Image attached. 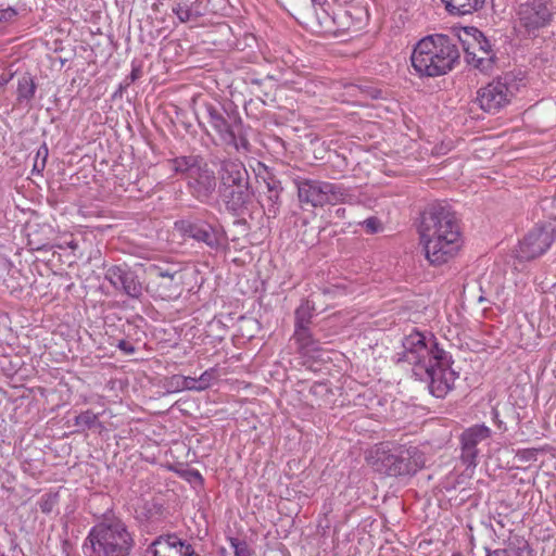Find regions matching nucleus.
<instances>
[{"label":"nucleus","instance_id":"obj_14","mask_svg":"<svg viewBox=\"0 0 556 556\" xmlns=\"http://www.w3.org/2000/svg\"><path fill=\"white\" fill-rule=\"evenodd\" d=\"M491 435V429L485 425H475L466 429L460 435L462 443V460L468 467H475L477 465V457L479 450L477 445L489 439Z\"/></svg>","mask_w":556,"mask_h":556},{"label":"nucleus","instance_id":"obj_25","mask_svg":"<svg viewBox=\"0 0 556 556\" xmlns=\"http://www.w3.org/2000/svg\"><path fill=\"white\" fill-rule=\"evenodd\" d=\"M315 304L309 300H302L294 312V327H309L315 312Z\"/></svg>","mask_w":556,"mask_h":556},{"label":"nucleus","instance_id":"obj_1","mask_svg":"<svg viewBox=\"0 0 556 556\" xmlns=\"http://www.w3.org/2000/svg\"><path fill=\"white\" fill-rule=\"evenodd\" d=\"M399 362L412 366L416 379L427 382L435 397H444L454 387L458 375L452 369V357L440 349L435 339L420 332L407 336Z\"/></svg>","mask_w":556,"mask_h":556},{"label":"nucleus","instance_id":"obj_8","mask_svg":"<svg viewBox=\"0 0 556 556\" xmlns=\"http://www.w3.org/2000/svg\"><path fill=\"white\" fill-rule=\"evenodd\" d=\"M556 239V223L548 222L536 225L520 241L517 255L525 261L534 260L543 255Z\"/></svg>","mask_w":556,"mask_h":556},{"label":"nucleus","instance_id":"obj_20","mask_svg":"<svg viewBox=\"0 0 556 556\" xmlns=\"http://www.w3.org/2000/svg\"><path fill=\"white\" fill-rule=\"evenodd\" d=\"M291 340L296 344V351L303 356H313L320 350V342L313 336L309 327H294Z\"/></svg>","mask_w":556,"mask_h":556},{"label":"nucleus","instance_id":"obj_5","mask_svg":"<svg viewBox=\"0 0 556 556\" xmlns=\"http://www.w3.org/2000/svg\"><path fill=\"white\" fill-rule=\"evenodd\" d=\"M299 202L304 206L323 207L339 203H354L355 195L351 189L340 182H330L309 178H295L293 180Z\"/></svg>","mask_w":556,"mask_h":556},{"label":"nucleus","instance_id":"obj_45","mask_svg":"<svg viewBox=\"0 0 556 556\" xmlns=\"http://www.w3.org/2000/svg\"><path fill=\"white\" fill-rule=\"evenodd\" d=\"M242 146H245L247 141L244 139H241Z\"/></svg>","mask_w":556,"mask_h":556},{"label":"nucleus","instance_id":"obj_27","mask_svg":"<svg viewBox=\"0 0 556 556\" xmlns=\"http://www.w3.org/2000/svg\"><path fill=\"white\" fill-rule=\"evenodd\" d=\"M173 13L178 17L181 23H187L198 20L202 14L201 12L193 10L192 7L178 3L173 8Z\"/></svg>","mask_w":556,"mask_h":556},{"label":"nucleus","instance_id":"obj_22","mask_svg":"<svg viewBox=\"0 0 556 556\" xmlns=\"http://www.w3.org/2000/svg\"><path fill=\"white\" fill-rule=\"evenodd\" d=\"M451 14H471L483 8L485 0H441Z\"/></svg>","mask_w":556,"mask_h":556},{"label":"nucleus","instance_id":"obj_15","mask_svg":"<svg viewBox=\"0 0 556 556\" xmlns=\"http://www.w3.org/2000/svg\"><path fill=\"white\" fill-rule=\"evenodd\" d=\"M217 182L213 170L206 164H200L188 181L191 194L201 202H207L215 192Z\"/></svg>","mask_w":556,"mask_h":556},{"label":"nucleus","instance_id":"obj_23","mask_svg":"<svg viewBox=\"0 0 556 556\" xmlns=\"http://www.w3.org/2000/svg\"><path fill=\"white\" fill-rule=\"evenodd\" d=\"M168 163L172 165V170L175 174H188L189 179L191 174H193V169L202 163V160L197 155H188L175 157L169 160Z\"/></svg>","mask_w":556,"mask_h":556},{"label":"nucleus","instance_id":"obj_43","mask_svg":"<svg viewBox=\"0 0 556 556\" xmlns=\"http://www.w3.org/2000/svg\"><path fill=\"white\" fill-rule=\"evenodd\" d=\"M130 77H131V80L134 81L138 77L137 71H132Z\"/></svg>","mask_w":556,"mask_h":556},{"label":"nucleus","instance_id":"obj_13","mask_svg":"<svg viewBox=\"0 0 556 556\" xmlns=\"http://www.w3.org/2000/svg\"><path fill=\"white\" fill-rule=\"evenodd\" d=\"M112 287L132 299H139L142 295V285L138 276L125 265H114L109 267L104 274Z\"/></svg>","mask_w":556,"mask_h":556},{"label":"nucleus","instance_id":"obj_9","mask_svg":"<svg viewBox=\"0 0 556 556\" xmlns=\"http://www.w3.org/2000/svg\"><path fill=\"white\" fill-rule=\"evenodd\" d=\"M174 226L182 237L202 242L212 250H218L223 244L224 232L203 220L179 219Z\"/></svg>","mask_w":556,"mask_h":556},{"label":"nucleus","instance_id":"obj_36","mask_svg":"<svg viewBox=\"0 0 556 556\" xmlns=\"http://www.w3.org/2000/svg\"><path fill=\"white\" fill-rule=\"evenodd\" d=\"M116 346L127 355H131L136 351L135 346L126 340H119Z\"/></svg>","mask_w":556,"mask_h":556},{"label":"nucleus","instance_id":"obj_17","mask_svg":"<svg viewBox=\"0 0 556 556\" xmlns=\"http://www.w3.org/2000/svg\"><path fill=\"white\" fill-rule=\"evenodd\" d=\"M222 201L226 208L233 215H241L251 200V192L249 190V182L240 184L239 186L218 189Z\"/></svg>","mask_w":556,"mask_h":556},{"label":"nucleus","instance_id":"obj_29","mask_svg":"<svg viewBox=\"0 0 556 556\" xmlns=\"http://www.w3.org/2000/svg\"><path fill=\"white\" fill-rule=\"evenodd\" d=\"M97 420L98 416L94 413L86 410L75 417V426L83 429H90L96 425Z\"/></svg>","mask_w":556,"mask_h":556},{"label":"nucleus","instance_id":"obj_44","mask_svg":"<svg viewBox=\"0 0 556 556\" xmlns=\"http://www.w3.org/2000/svg\"><path fill=\"white\" fill-rule=\"evenodd\" d=\"M42 248H43V245H39V244H38V245H36L34 249H35V250H41Z\"/></svg>","mask_w":556,"mask_h":556},{"label":"nucleus","instance_id":"obj_12","mask_svg":"<svg viewBox=\"0 0 556 556\" xmlns=\"http://www.w3.org/2000/svg\"><path fill=\"white\" fill-rule=\"evenodd\" d=\"M463 46L469 64L483 72L492 67L494 54L481 31L475 30L471 40H464Z\"/></svg>","mask_w":556,"mask_h":556},{"label":"nucleus","instance_id":"obj_30","mask_svg":"<svg viewBox=\"0 0 556 556\" xmlns=\"http://www.w3.org/2000/svg\"><path fill=\"white\" fill-rule=\"evenodd\" d=\"M217 378H218V371L216 368H210V369L205 370L198 378L201 391L210 388L214 383V381L217 380Z\"/></svg>","mask_w":556,"mask_h":556},{"label":"nucleus","instance_id":"obj_11","mask_svg":"<svg viewBox=\"0 0 556 556\" xmlns=\"http://www.w3.org/2000/svg\"><path fill=\"white\" fill-rule=\"evenodd\" d=\"M149 273L155 279L156 292L162 300L170 301L181 295L184 290L182 270L152 266Z\"/></svg>","mask_w":556,"mask_h":556},{"label":"nucleus","instance_id":"obj_42","mask_svg":"<svg viewBox=\"0 0 556 556\" xmlns=\"http://www.w3.org/2000/svg\"><path fill=\"white\" fill-rule=\"evenodd\" d=\"M42 159L43 157V147H41L36 154V159Z\"/></svg>","mask_w":556,"mask_h":556},{"label":"nucleus","instance_id":"obj_3","mask_svg":"<svg viewBox=\"0 0 556 556\" xmlns=\"http://www.w3.org/2000/svg\"><path fill=\"white\" fill-rule=\"evenodd\" d=\"M459 59L453 40L442 34L420 39L410 55L412 66L420 77H438L451 72Z\"/></svg>","mask_w":556,"mask_h":556},{"label":"nucleus","instance_id":"obj_18","mask_svg":"<svg viewBox=\"0 0 556 556\" xmlns=\"http://www.w3.org/2000/svg\"><path fill=\"white\" fill-rule=\"evenodd\" d=\"M395 456L399 477L415 475L425 466L424 453L416 446H400Z\"/></svg>","mask_w":556,"mask_h":556},{"label":"nucleus","instance_id":"obj_26","mask_svg":"<svg viewBox=\"0 0 556 556\" xmlns=\"http://www.w3.org/2000/svg\"><path fill=\"white\" fill-rule=\"evenodd\" d=\"M229 551L222 547L219 551L220 556H250L249 546L245 541L238 538H230Z\"/></svg>","mask_w":556,"mask_h":556},{"label":"nucleus","instance_id":"obj_19","mask_svg":"<svg viewBox=\"0 0 556 556\" xmlns=\"http://www.w3.org/2000/svg\"><path fill=\"white\" fill-rule=\"evenodd\" d=\"M218 179V189H224L225 187L228 188L249 182V175L240 161L229 159L220 162Z\"/></svg>","mask_w":556,"mask_h":556},{"label":"nucleus","instance_id":"obj_38","mask_svg":"<svg viewBox=\"0 0 556 556\" xmlns=\"http://www.w3.org/2000/svg\"><path fill=\"white\" fill-rule=\"evenodd\" d=\"M486 556H507L505 549H495L492 552H489Z\"/></svg>","mask_w":556,"mask_h":556},{"label":"nucleus","instance_id":"obj_46","mask_svg":"<svg viewBox=\"0 0 556 556\" xmlns=\"http://www.w3.org/2000/svg\"><path fill=\"white\" fill-rule=\"evenodd\" d=\"M194 476H197L198 478H200V473L198 471L194 472Z\"/></svg>","mask_w":556,"mask_h":556},{"label":"nucleus","instance_id":"obj_6","mask_svg":"<svg viewBox=\"0 0 556 556\" xmlns=\"http://www.w3.org/2000/svg\"><path fill=\"white\" fill-rule=\"evenodd\" d=\"M517 89L515 77L505 74L480 88L477 92V102L484 112L495 114L510 103Z\"/></svg>","mask_w":556,"mask_h":556},{"label":"nucleus","instance_id":"obj_16","mask_svg":"<svg viewBox=\"0 0 556 556\" xmlns=\"http://www.w3.org/2000/svg\"><path fill=\"white\" fill-rule=\"evenodd\" d=\"M152 556H199L191 544L176 534L159 536L148 548Z\"/></svg>","mask_w":556,"mask_h":556},{"label":"nucleus","instance_id":"obj_24","mask_svg":"<svg viewBox=\"0 0 556 556\" xmlns=\"http://www.w3.org/2000/svg\"><path fill=\"white\" fill-rule=\"evenodd\" d=\"M37 86L33 77L28 74L23 75L17 80L16 100L20 104H28L35 97Z\"/></svg>","mask_w":556,"mask_h":556},{"label":"nucleus","instance_id":"obj_2","mask_svg":"<svg viewBox=\"0 0 556 556\" xmlns=\"http://www.w3.org/2000/svg\"><path fill=\"white\" fill-rule=\"evenodd\" d=\"M426 258L433 265L452 260L460 248V229L455 213L442 203L429 204L418 226Z\"/></svg>","mask_w":556,"mask_h":556},{"label":"nucleus","instance_id":"obj_41","mask_svg":"<svg viewBox=\"0 0 556 556\" xmlns=\"http://www.w3.org/2000/svg\"><path fill=\"white\" fill-rule=\"evenodd\" d=\"M68 248L72 249V250H75L77 249L78 244L76 241L72 240L67 243Z\"/></svg>","mask_w":556,"mask_h":556},{"label":"nucleus","instance_id":"obj_37","mask_svg":"<svg viewBox=\"0 0 556 556\" xmlns=\"http://www.w3.org/2000/svg\"><path fill=\"white\" fill-rule=\"evenodd\" d=\"M492 419L500 430L506 431L507 428H506L504 421L500 419V415H498V412L496 408L492 409Z\"/></svg>","mask_w":556,"mask_h":556},{"label":"nucleus","instance_id":"obj_4","mask_svg":"<svg viewBox=\"0 0 556 556\" xmlns=\"http://www.w3.org/2000/svg\"><path fill=\"white\" fill-rule=\"evenodd\" d=\"M134 547V533L116 517H105L96 523L83 544L86 556H129Z\"/></svg>","mask_w":556,"mask_h":556},{"label":"nucleus","instance_id":"obj_34","mask_svg":"<svg viewBox=\"0 0 556 556\" xmlns=\"http://www.w3.org/2000/svg\"><path fill=\"white\" fill-rule=\"evenodd\" d=\"M47 156H48V149L46 146H43V157L40 161H39V159L35 160L33 172H37L38 174H40L45 169Z\"/></svg>","mask_w":556,"mask_h":556},{"label":"nucleus","instance_id":"obj_35","mask_svg":"<svg viewBox=\"0 0 556 556\" xmlns=\"http://www.w3.org/2000/svg\"><path fill=\"white\" fill-rule=\"evenodd\" d=\"M17 14L16 10L12 7L0 10V22L12 20Z\"/></svg>","mask_w":556,"mask_h":556},{"label":"nucleus","instance_id":"obj_31","mask_svg":"<svg viewBox=\"0 0 556 556\" xmlns=\"http://www.w3.org/2000/svg\"><path fill=\"white\" fill-rule=\"evenodd\" d=\"M359 225H362L365 228V231L370 235L378 233L383 230L382 222L376 216L366 218L361 222Z\"/></svg>","mask_w":556,"mask_h":556},{"label":"nucleus","instance_id":"obj_40","mask_svg":"<svg viewBox=\"0 0 556 556\" xmlns=\"http://www.w3.org/2000/svg\"><path fill=\"white\" fill-rule=\"evenodd\" d=\"M11 79V76L7 77L4 75L0 76V89L4 87Z\"/></svg>","mask_w":556,"mask_h":556},{"label":"nucleus","instance_id":"obj_28","mask_svg":"<svg viewBox=\"0 0 556 556\" xmlns=\"http://www.w3.org/2000/svg\"><path fill=\"white\" fill-rule=\"evenodd\" d=\"M172 382H176L177 389L201 391L198 378L175 376Z\"/></svg>","mask_w":556,"mask_h":556},{"label":"nucleus","instance_id":"obj_21","mask_svg":"<svg viewBox=\"0 0 556 556\" xmlns=\"http://www.w3.org/2000/svg\"><path fill=\"white\" fill-rule=\"evenodd\" d=\"M371 458V466L376 471L388 477H399L395 450L377 448Z\"/></svg>","mask_w":556,"mask_h":556},{"label":"nucleus","instance_id":"obj_32","mask_svg":"<svg viewBox=\"0 0 556 556\" xmlns=\"http://www.w3.org/2000/svg\"><path fill=\"white\" fill-rule=\"evenodd\" d=\"M352 17V13L349 10H345L339 14H336L332 18L333 24L338 26V28L342 30H349L352 26H356L353 22H349L348 20Z\"/></svg>","mask_w":556,"mask_h":556},{"label":"nucleus","instance_id":"obj_10","mask_svg":"<svg viewBox=\"0 0 556 556\" xmlns=\"http://www.w3.org/2000/svg\"><path fill=\"white\" fill-rule=\"evenodd\" d=\"M205 110L208 116V124L218 134L222 142L239 149L237 132L241 125V118L237 115H230L212 104H206Z\"/></svg>","mask_w":556,"mask_h":556},{"label":"nucleus","instance_id":"obj_33","mask_svg":"<svg viewBox=\"0 0 556 556\" xmlns=\"http://www.w3.org/2000/svg\"><path fill=\"white\" fill-rule=\"evenodd\" d=\"M56 504V496L51 494L43 495L39 501L40 510L43 514H50Z\"/></svg>","mask_w":556,"mask_h":556},{"label":"nucleus","instance_id":"obj_7","mask_svg":"<svg viewBox=\"0 0 556 556\" xmlns=\"http://www.w3.org/2000/svg\"><path fill=\"white\" fill-rule=\"evenodd\" d=\"M554 14V7L547 0H527L518 7L517 21L526 33L536 35L552 23Z\"/></svg>","mask_w":556,"mask_h":556},{"label":"nucleus","instance_id":"obj_39","mask_svg":"<svg viewBox=\"0 0 556 556\" xmlns=\"http://www.w3.org/2000/svg\"><path fill=\"white\" fill-rule=\"evenodd\" d=\"M345 213H346V210L343 208V207H340V208H337L336 212H334V215L338 217V218H344L345 217Z\"/></svg>","mask_w":556,"mask_h":556}]
</instances>
